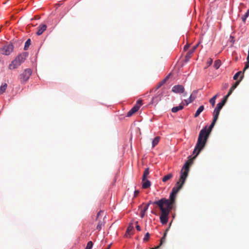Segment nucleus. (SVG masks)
<instances>
[{
  "label": "nucleus",
  "instance_id": "nucleus-1",
  "mask_svg": "<svg viewBox=\"0 0 249 249\" xmlns=\"http://www.w3.org/2000/svg\"><path fill=\"white\" fill-rule=\"evenodd\" d=\"M212 130L208 128V125H205L199 131L196 144L193 154L197 157L204 149L210 136Z\"/></svg>",
  "mask_w": 249,
  "mask_h": 249
},
{
  "label": "nucleus",
  "instance_id": "nucleus-2",
  "mask_svg": "<svg viewBox=\"0 0 249 249\" xmlns=\"http://www.w3.org/2000/svg\"><path fill=\"white\" fill-rule=\"evenodd\" d=\"M167 202L162 205L161 213L160 215V221L162 225H166L169 221V214L171 210L176 209V199L166 198Z\"/></svg>",
  "mask_w": 249,
  "mask_h": 249
},
{
  "label": "nucleus",
  "instance_id": "nucleus-3",
  "mask_svg": "<svg viewBox=\"0 0 249 249\" xmlns=\"http://www.w3.org/2000/svg\"><path fill=\"white\" fill-rule=\"evenodd\" d=\"M28 55L29 53L27 52H24L18 54L9 64V69L10 70H14L17 68L22 63L24 62Z\"/></svg>",
  "mask_w": 249,
  "mask_h": 249
},
{
  "label": "nucleus",
  "instance_id": "nucleus-4",
  "mask_svg": "<svg viewBox=\"0 0 249 249\" xmlns=\"http://www.w3.org/2000/svg\"><path fill=\"white\" fill-rule=\"evenodd\" d=\"M193 162V161L192 160V157L189 156L188 157V160L185 162L182 167L180 174L182 176H185L184 175H185L186 177H188L190 170V166L192 164Z\"/></svg>",
  "mask_w": 249,
  "mask_h": 249
},
{
  "label": "nucleus",
  "instance_id": "nucleus-5",
  "mask_svg": "<svg viewBox=\"0 0 249 249\" xmlns=\"http://www.w3.org/2000/svg\"><path fill=\"white\" fill-rule=\"evenodd\" d=\"M14 47L13 43H10L0 48V53L4 55H9L13 52Z\"/></svg>",
  "mask_w": 249,
  "mask_h": 249
},
{
  "label": "nucleus",
  "instance_id": "nucleus-6",
  "mask_svg": "<svg viewBox=\"0 0 249 249\" xmlns=\"http://www.w3.org/2000/svg\"><path fill=\"white\" fill-rule=\"evenodd\" d=\"M182 188L181 185H179V181H177L175 186L173 187L168 199H176L177 194Z\"/></svg>",
  "mask_w": 249,
  "mask_h": 249
},
{
  "label": "nucleus",
  "instance_id": "nucleus-7",
  "mask_svg": "<svg viewBox=\"0 0 249 249\" xmlns=\"http://www.w3.org/2000/svg\"><path fill=\"white\" fill-rule=\"evenodd\" d=\"M32 74V71L31 69L28 68L24 70V72L20 74L19 78L21 83H25L30 78Z\"/></svg>",
  "mask_w": 249,
  "mask_h": 249
},
{
  "label": "nucleus",
  "instance_id": "nucleus-8",
  "mask_svg": "<svg viewBox=\"0 0 249 249\" xmlns=\"http://www.w3.org/2000/svg\"><path fill=\"white\" fill-rule=\"evenodd\" d=\"M167 199L166 197H161L160 199L156 200L154 201H152L151 200L149 201L148 203L145 205V206H148V208L149 206L151 204L153 205H157L161 210L162 208V205H164V204L167 202Z\"/></svg>",
  "mask_w": 249,
  "mask_h": 249
},
{
  "label": "nucleus",
  "instance_id": "nucleus-9",
  "mask_svg": "<svg viewBox=\"0 0 249 249\" xmlns=\"http://www.w3.org/2000/svg\"><path fill=\"white\" fill-rule=\"evenodd\" d=\"M227 102V101L224 100L223 98L221 99L220 102H219L217 105L214 108L213 113L218 115H219L220 110L222 109L223 107L225 106Z\"/></svg>",
  "mask_w": 249,
  "mask_h": 249
},
{
  "label": "nucleus",
  "instance_id": "nucleus-10",
  "mask_svg": "<svg viewBox=\"0 0 249 249\" xmlns=\"http://www.w3.org/2000/svg\"><path fill=\"white\" fill-rule=\"evenodd\" d=\"M198 93V90H194L190 95L188 99H184L183 102L185 104V106H188L189 104L192 103L196 98Z\"/></svg>",
  "mask_w": 249,
  "mask_h": 249
},
{
  "label": "nucleus",
  "instance_id": "nucleus-11",
  "mask_svg": "<svg viewBox=\"0 0 249 249\" xmlns=\"http://www.w3.org/2000/svg\"><path fill=\"white\" fill-rule=\"evenodd\" d=\"M162 96V92L159 91L157 94L152 97V100L150 102V104L156 105L161 100V98Z\"/></svg>",
  "mask_w": 249,
  "mask_h": 249
},
{
  "label": "nucleus",
  "instance_id": "nucleus-12",
  "mask_svg": "<svg viewBox=\"0 0 249 249\" xmlns=\"http://www.w3.org/2000/svg\"><path fill=\"white\" fill-rule=\"evenodd\" d=\"M198 45H199V43H197L196 45L194 46L191 48V49L187 52V53H186V54L185 56V59L184 60L185 63H187L189 61L192 55L194 53L195 50L196 49V48H197Z\"/></svg>",
  "mask_w": 249,
  "mask_h": 249
},
{
  "label": "nucleus",
  "instance_id": "nucleus-13",
  "mask_svg": "<svg viewBox=\"0 0 249 249\" xmlns=\"http://www.w3.org/2000/svg\"><path fill=\"white\" fill-rule=\"evenodd\" d=\"M240 81H237L233 84H232V86L230 89L228 93L223 97V99L227 101V100L229 97L232 94L233 90L237 88L238 85L239 84Z\"/></svg>",
  "mask_w": 249,
  "mask_h": 249
},
{
  "label": "nucleus",
  "instance_id": "nucleus-14",
  "mask_svg": "<svg viewBox=\"0 0 249 249\" xmlns=\"http://www.w3.org/2000/svg\"><path fill=\"white\" fill-rule=\"evenodd\" d=\"M185 91L184 87L181 85H177L173 86L172 91L175 93H183Z\"/></svg>",
  "mask_w": 249,
  "mask_h": 249
},
{
  "label": "nucleus",
  "instance_id": "nucleus-15",
  "mask_svg": "<svg viewBox=\"0 0 249 249\" xmlns=\"http://www.w3.org/2000/svg\"><path fill=\"white\" fill-rule=\"evenodd\" d=\"M185 106V104L182 101L178 106L174 107L171 109V111L173 113H177L179 110L183 109Z\"/></svg>",
  "mask_w": 249,
  "mask_h": 249
},
{
  "label": "nucleus",
  "instance_id": "nucleus-16",
  "mask_svg": "<svg viewBox=\"0 0 249 249\" xmlns=\"http://www.w3.org/2000/svg\"><path fill=\"white\" fill-rule=\"evenodd\" d=\"M219 115L213 114V120L210 124V125H208V128L211 130H213V128L214 127L218 119Z\"/></svg>",
  "mask_w": 249,
  "mask_h": 249
},
{
  "label": "nucleus",
  "instance_id": "nucleus-17",
  "mask_svg": "<svg viewBox=\"0 0 249 249\" xmlns=\"http://www.w3.org/2000/svg\"><path fill=\"white\" fill-rule=\"evenodd\" d=\"M139 109V107L137 105H134L131 109L127 113L126 117H130L132 116L135 113L138 111Z\"/></svg>",
  "mask_w": 249,
  "mask_h": 249
},
{
  "label": "nucleus",
  "instance_id": "nucleus-18",
  "mask_svg": "<svg viewBox=\"0 0 249 249\" xmlns=\"http://www.w3.org/2000/svg\"><path fill=\"white\" fill-rule=\"evenodd\" d=\"M47 25L44 24H41L38 28L37 32H36V34L37 36H40L47 29Z\"/></svg>",
  "mask_w": 249,
  "mask_h": 249
},
{
  "label": "nucleus",
  "instance_id": "nucleus-19",
  "mask_svg": "<svg viewBox=\"0 0 249 249\" xmlns=\"http://www.w3.org/2000/svg\"><path fill=\"white\" fill-rule=\"evenodd\" d=\"M142 187L143 189H147L151 186V182L149 179H147V178H145V179L142 180Z\"/></svg>",
  "mask_w": 249,
  "mask_h": 249
},
{
  "label": "nucleus",
  "instance_id": "nucleus-20",
  "mask_svg": "<svg viewBox=\"0 0 249 249\" xmlns=\"http://www.w3.org/2000/svg\"><path fill=\"white\" fill-rule=\"evenodd\" d=\"M188 177H186V176H182L181 175H179V185H181L182 187H183L186 178Z\"/></svg>",
  "mask_w": 249,
  "mask_h": 249
},
{
  "label": "nucleus",
  "instance_id": "nucleus-21",
  "mask_svg": "<svg viewBox=\"0 0 249 249\" xmlns=\"http://www.w3.org/2000/svg\"><path fill=\"white\" fill-rule=\"evenodd\" d=\"M134 230L133 227L127 228L126 231V235L127 237L130 238L134 234Z\"/></svg>",
  "mask_w": 249,
  "mask_h": 249
},
{
  "label": "nucleus",
  "instance_id": "nucleus-22",
  "mask_svg": "<svg viewBox=\"0 0 249 249\" xmlns=\"http://www.w3.org/2000/svg\"><path fill=\"white\" fill-rule=\"evenodd\" d=\"M165 84V80H162L161 81L160 83H158V84L156 86V87L152 89L151 90V92H154L156 91L158 89H159L162 85H163Z\"/></svg>",
  "mask_w": 249,
  "mask_h": 249
},
{
  "label": "nucleus",
  "instance_id": "nucleus-23",
  "mask_svg": "<svg viewBox=\"0 0 249 249\" xmlns=\"http://www.w3.org/2000/svg\"><path fill=\"white\" fill-rule=\"evenodd\" d=\"M204 106L203 105H201L199 106V107L197 108L196 112L194 114V117L196 118L200 114V113L204 110Z\"/></svg>",
  "mask_w": 249,
  "mask_h": 249
},
{
  "label": "nucleus",
  "instance_id": "nucleus-24",
  "mask_svg": "<svg viewBox=\"0 0 249 249\" xmlns=\"http://www.w3.org/2000/svg\"><path fill=\"white\" fill-rule=\"evenodd\" d=\"M166 236V232H164L162 237L160 239V244L155 248V249H159L160 247V246L164 243Z\"/></svg>",
  "mask_w": 249,
  "mask_h": 249
},
{
  "label": "nucleus",
  "instance_id": "nucleus-25",
  "mask_svg": "<svg viewBox=\"0 0 249 249\" xmlns=\"http://www.w3.org/2000/svg\"><path fill=\"white\" fill-rule=\"evenodd\" d=\"M160 137L159 136L155 137L152 141V147L154 148L159 142Z\"/></svg>",
  "mask_w": 249,
  "mask_h": 249
},
{
  "label": "nucleus",
  "instance_id": "nucleus-26",
  "mask_svg": "<svg viewBox=\"0 0 249 249\" xmlns=\"http://www.w3.org/2000/svg\"><path fill=\"white\" fill-rule=\"evenodd\" d=\"M242 75L240 77V81L241 80L243 79V76H244V73L241 71H239L238 72H237L233 76V79L235 80H237L238 79V78L239 77V76L241 74Z\"/></svg>",
  "mask_w": 249,
  "mask_h": 249
},
{
  "label": "nucleus",
  "instance_id": "nucleus-27",
  "mask_svg": "<svg viewBox=\"0 0 249 249\" xmlns=\"http://www.w3.org/2000/svg\"><path fill=\"white\" fill-rule=\"evenodd\" d=\"M31 39L30 38H28L27 40L25 42L24 46V50L27 51L29 46L31 45Z\"/></svg>",
  "mask_w": 249,
  "mask_h": 249
},
{
  "label": "nucleus",
  "instance_id": "nucleus-28",
  "mask_svg": "<svg viewBox=\"0 0 249 249\" xmlns=\"http://www.w3.org/2000/svg\"><path fill=\"white\" fill-rule=\"evenodd\" d=\"M7 87L6 83H2L0 86V94H3L6 90Z\"/></svg>",
  "mask_w": 249,
  "mask_h": 249
},
{
  "label": "nucleus",
  "instance_id": "nucleus-29",
  "mask_svg": "<svg viewBox=\"0 0 249 249\" xmlns=\"http://www.w3.org/2000/svg\"><path fill=\"white\" fill-rule=\"evenodd\" d=\"M173 177V174L172 173H169L167 175L164 176L162 178V181L164 182H166L169 179H171Z\"/></svg>",
  "mask_w": 249,
  "mask_h": 249
},
{
  "label": "nucleus",
  "instance_id": "nucleus-30",
  "mask_svg": "<svg viewBox=\"0 0 249 249\" xmlns=\"http://www.w3.org/2000/svg\"><path fill=\"white\" fill-rule=\"evenodd\" d=\"M149 168L147 167L145 169L142 177V180L145 179L146 178H147L148 175L149 174Z\"/></svg>",
  "mask_w": 249,
  "mask_h": 249
},
{
  "label": "nucleus",
  "instance_id": "nucleus-31",
  "mask_svg": "<svg viewBox=\"0 0 249 249\" xmlns=\"http://www.w3.org/2000/svg\"><path fill=\"white\" fill-rule=\"evenodd\" d=\"M221 65V62L220 60L217 59L214 62L213 67L215 68V69L217 70L219 68Z\"/></svg>",
  "mask_w": 249,
  "mask_h": 249
},
{
  "label": "nucleus",
  "instance_id": "nucleus-32",
  "mask_svg": "<svg viewBox=\"0 0 249 249\" xmlns=\"http://www.w3.org/2000/svg\"><path fill=\"white\" fill-rule=\"evenodd\" d=\"M217 97V94H215L209 100V102L212 105V107H213L215 104V100Z\"/></svg>",
  "mask_w": 249,
  "mask_h": 249
},
{
  "label": "nucleus",
  "instance_id": "nucleus-33",
  "mask_svg": "<svg viewBox=\"0 0 249 249\" xmlns=\"http://www.w3.org/2000/svg\"><path fill=\"white\" fill-rule=\"evenodd\" d=\"M148 209V206H145L143 209L141 210L140 215L142 218L144 217L145 212L147 211Z\"/></svg>",
  "mask_w": 249,
  "mask_h": 249
},
{
  "label": "nucleus",
  "instance_id": "nucleus-34",
  "mask_svg": "<svg viewBox=\"0 0 249 249\" xmlns=\"http://www.w3.org/2000/svg\"><path fill=\"white\" fill-rule=\"evenodd\" d=\"M249 17V8L248 9L247 12L244 15H243L241 18L242 20L245 22L247 18Z\"/></svg>",
  "mask_w": 249,
  "mask_h": 249
},
{
  "label": "nucleus",
  "instance_id": "nucleus-35",
  "mask_svg": "<svg viewBox=\"0 0 249 249\" xmlns=\"http://www.w3.org/2000/svg\"><path fill=\"white\" fill-rule=\"evenodd\" d=\"M93 243L91 241H89L85 248V249H91L93 247Z\"/></svg>",
  "mask_w": 249,
  "mask_h": 249
},
{
  "label": "nucleus",
  "instance_id": "nucleus-36",
  "mask_svg": "<svg viewBox=\"0 0 249 249\" xmlns=\"http://www.w3.org/2000/svg\"><path fill=\"white\" fill-rule=\"evenodd\" d=\"M150 234L149 232H146L144 236V237L143 238V240L144 242H146L150 238Z\"/></svg>",
  "mask_w": 249,
  "mask_h": 249
},
{
  "label": "nucleus",
  "instance_id": "nucleus-37",
  "mask_svg": "<svg viewBox=\"0 0 249 249\" xmlns=\"http://www.w3.org/2000/svg\"><path fill=\"white\" fill-rule=\"evenodd\" d=\"M213 63V59L211 58H209L207 62V67L205 68H208V67L210 66L211 65H212Z\"/></svg>",
  "mask_w": 249,
  "mask_h": 249
},
{
  "label": "nucleus",
  "instance_id": "nucleus-38",
  "mask_svg": "<svg viewBox=\"0 0 249 249\" xmlns=\"http://www.w3.org/2000/svg\"><path fill=\"white\" fill-rule=\"evenodd\" d=\"M135 105H137L139 107V108L142 105V100L141 99H139L137 101Z\"/></svg>",
  "mask_w": 249,
  "mask_h": 249
},
{
  "label": "nucleus",
  "instance_id": "nucleus-39",
  "mask_svg": "<svg viewBox=\"0 0 249 249\" xmlns=\"http://www.w3.org/2000/svg\"><path fill=\"white\" fill-rule=\"evenodd\" d=\"M249 68V62H248V61H246L245 62V67L244 68L243 71H245L246 70H247Z\"/></svg>",
  "mask_w": 249,
  "mask_h": 249
},
{
  "label": "nucleus",
  "instance_id": "nucleus-40",
  "mask_svg": "<svg viewBox=\"0 0 249 249\" xmlns=\"http://www.w3.org/2000/svg\"><path fill=\"white\" fill-rule=\"evenodd\" d=\"M136 229L138 231H141V228L140 226L138 224V222H136Z\"/></svg>",
  "mask_w": 249,
  "mask_h": 249
},
{
  "label": "nucleus",
  "instance_id": "nucleus-41",
  "mask_svg": "<svg viewBox=\"0 0 249 249\" xmlns=\"http://www.w3.org/2000/svg\"><path fill=\"white\" fill-rule=\"evenodd\" d=\"M230 42L232 43V44H233L235 42V39H234V36L231 35L230 36Z\"/></svg>",
  "mask_w": 249,
  "mask_h": 249
},
{
  "label": "nucleus",
  "instance_id": "nucleus-42",
  "mask_svg": "<svg viewBox=\"0 0 249 249\" xmlns=\"http://www.w3.org/2000/svg\"><path fill=\"white\" fill-rule=\"evenodd\" d=\"M102 224L101 222H99L96 227V229L100 231L101 229Z\"/></svg>",
  "mask_w": 249,
  "mask_h": 249
},
{
  "label": "nucleus",
  "instance_id": "nucleus-43",
  "mask_svg": "<svg viewBox=\"0 0 249 249\" xmlns=\"http://www.w3.org/2000/svg\"><path fill=\"white\" fill-rule=\"evenodd\" d=\"M140 193V191L138 190H135L134 192V196L136 197V196Z\"/></svg>",
  "mask_w": 249,
  "mask_h": 249
},
{
  "label": "nucleus",
  "instance_id": "nucleus-44",
  "mask_svg": "<svg viewBox=\"0 0 249 249\" xmlns=\"http://www.w3.org/2000/svg\"><path fill=\"white\" fill-rule=\"evenodd\" d=\"M189 47H190V45L188 44H186V45H185L184 46V51L188 50V49L189 48Z\"/></svg>",
  "mask_w": 249,
  "mask_h": 249
},
{
  "label": "nucleus",
  "instance_id": "nucleus-45",
  "mask_svg": "<svg viewBox=\"0 0 249 249\" xmlns=\"http://www.w3.org/2000/svg\"><path fill=\"white\" fill-rule=\"evenodd\" d=\"M171 75V73H169L166 77L164 78L163 80H165V83L166 82V81L169 78L170 75Z\"/></svg>",
  "mask_w": 249,
  "mask_h": 249
},
{
  "label": "nucleus",
  "instance_id": "nucleus-46",
  "mask_svg": "<svg viewBox=\"0 0 249 249\" xmlns=\"http://www.w3.org/2000/svg\"><path fill=\"white\" fill-rule=\"evenodd\" d=\"M171 216H172V219H173V220L175 219V217H176V214L175 213H171Z\"/></svg>",
  "mask_w": 249,
  "mask_h": 249
},
{
  "label": "nucleus",
  "instance_id": "nucleus-47",
  "mask_svg": "<svg viewBox=\"0 0 249 249\" xmlns=\"http://www.w3.org/2000/svg\"><path fill=\"white\" fill-rule=\"evenodd\" d=\"M229 87V84L228 83H225L223 88L224 89H227Z\"/></svg>",
  "mask_w": 249,
  "mask_h": 249
},
{
  "label": "nucleus",
  "instance_id": "nucleus-48",
  "mask_svg": "<svg viewBox=\"0 0 249 249\" xmlns=\"http://www.w3.org/2000/svg\"><path fill=\"white\" fill-rule=\"evenodd\" d=\"M170 227H168L165 230V231L164 232H166V234H167V232L169 230Z\"/></svg>",
  "mask_w": 249,
  "mask_h": 249
},
{
  "label": "nucleus",
  "instance_id": "nucleus-49",
  "mask_svg": "<svg viewBox=\"0 0 249 249\" xmlns=\"http://www.w3.org/2000/svg\"><path fill=\"white\" fill-rule=\"evenodd\" d=\"M247 61H248V62H249V53H248V55L247 57Z\"/></svg>",
  "mask_w": 249,
  "mask_h": 249
},
{
  "label": "nucleus",
  "instance_id": "nucleus-50",
  "mask_svg": "<svg viewBox=\"0 0 249 249\" xmlns=\"http://www.w3.org/2000/svg\"><path fill=\"white\" fill-rule=\"evenodd\" d=\"M173 221V219H172L171 221H170V222L169 224V226L168 227H171Z\"/></svg>",
  "mask_w": 249,
  "mask_h": 249
},
{
  "label": "nucleus",
  "instance_id": "nucleus-51",
  "mask_svg": "<svg viewBox=\"0 0 249 249\" xmlns=\"http://www.w3.org/2000/svg\"><path fill=\"white\" fill-rule=\"evenodd\" d=\"M186 95H187V93L184 92L183 93V96H186Z\"/></svg>",
  "mask_w": 249,
  "mask_h": 249
},
{
  "label": "nucleus",
  "instance_id": "nucleus-52",
  "mask_svg": "<svg viewBox=\"0 0 249 249\" xmlns=\"http://www.w3.org/2000/svg\"><path fill=\"white\" fill-rule=\"evenodd\" d=\"M37 53H38V52H37V53H36V57H37Z\"/></svg>",
  "mask_w": 249,
  "mask_h": 249
},
{
  "label": "nucleus",
  "instance_id": "nucleus-53",
  "mask_svg": "<svg viewBox=\"0 0 249 249\" xmlns=\"http://www.w3.org/2000/svg\"><path fill=\"white\" fill-rule=\"evenodd\" d=\"M238 57H236V58H235V60L236 61H237V60H238Z\"/></svg>",
  "mask_w": 249,
  "mask_h": 249
},
{
  "label": "nucleus",
  "instance_id": "nucleus-54",
  "mask_svg": "<svg viewBox=\"0 0 249 249\" xmlns=\"http://www.w3.org/2000/svg\"><path fill=\"white\" fill-rule=\"evenodd\" d=\"M100 212H99V213H97V217H98V216H99V215H100Z\"/></svg>",
  "mask_w": 249,
  "mask_h": 249
},
{
  "label": "nucleus",
  "instance_id": "nucleus-55",
  "mask_svg": "<svg viewBox=\"0 0 249 249\" xmlns=\"http://www.w3.org/2000/svg\"><path fill=\"white\" fill-rule=\"evenodd\" d=\"M111 246V243L109 244L108 249H109V248Z\"/></svg>",
  "mask_w": 249,
  "mask_h": 249
},
{
  "label": "nucleus",
  "instance_id": "nucleus-56",
  "mask_svg": "<svg viewBox=\"0 0 249 249\" xmlns=\"http://www.w3.org/2000/svg\"><path fill=\"white\" fill-rule=\"evenodd\" d=\"M142 207V205H140V206H139V209L141 208Z\"/></svg>",
  "mask_w": 249,
  "mask_h": 249
}]
</instances>
